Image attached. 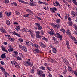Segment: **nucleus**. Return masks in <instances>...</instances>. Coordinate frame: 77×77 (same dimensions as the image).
<instances>
[{"label":"nucleus","mask_w":77,"mask_h":77,"mask_svg":"<svg viewBox=\"0 0 77 77\" xmlns=\"http://www.w3.org/2000/svg\"><path fill=\"white\" fill-rule=\"evenodd\" d=\"M11 63L12 65H13L16 68H20V66L18 65V64L16 62V61H11Z\"/></svg>","instance_id":"1"},{"label":"nucleus","mask_w":77,"mask_h":77,"mask_svg":"<svg viewBox=\"0 0 77 77\" xmlns=\"http://www.w3.org/2000/svg\"><path fill=\"white\" fill-rule=\"evenodd\" d=\"M10 33L13 35H16L17 36H18V37H21V35H20V33L16 32L15 31H11L10 32Z\"/></svg>","instance_id":"2"},{"label":"nucleus","mask_w":77,"mask_h":77,"mask_svg":"<svg viewBox=\"0 0 77 77\" xmlns=\"http://www.w3.org/2000/svg\"><path fill=\"white\" fill-rule=\"evenodd\" d=\"M8 47L9 49H8V51L9 52H12L14 51V49H13V48L10 45H8Z\"/></svg>","instance_id":"3"},{"label":"nucleus","mask_w":77,"mask_h":77,"mask_svg":"<svg viewBox=\"0 0 77 77\" xmlns=\"http://www.w3.org/2000/svg\"><path fill=\"white\" fill-rule=\"evenodd\" d=\"M35 24L36 26L38 28V30H41L42 29V27L41 26V25H40L39 24L35 23Z\"/></svg>","instance_id":"4"},{"label":"nucleus","mask_w":77,"mask_h":77,"mask_svg":"<svg viewBox=\"0 0 77 77\" xmlns=\"http://www.w3.org/2000/svg\"><path fill=\"white\" fill-rule=\"evenodd\" d=\"M51 31L48 32L49 34L51 35H54V36H56V34L55 33V32H54V30L51 29Z\"/></svg>","instance_id":"5"},{"label":"nucleus","mask_w":77,"mask_h":77,"mask_svg":"<svg viewBox=\"0 0 77 77\" xmlns=\"http://www.w3.org/2000/svg\"><path fill=\"white\" fill-rule=\"evenodd\" d=\"M43 71L40 70H38L37 71V74L39 77L41 76V75L43 74Z\"/></svg>","instance_id":"6"},{"label":"nucleus","mask_w":77,"mask_h":77,"mask_svg":"<svg viewBox=\"0 0 77 77\" xmlns=\"http://www.w3.org/2000/svg\"><path fill=\"white\" fill-rule=\"evenodd\" d=\"M50 10L51 12L52 13H55V11H57V9L55 8V7H53L52 8H50Z\"/></svg>","instance_id":"7"},{"label":"nucleus","mask_w":77,"mask_h":77,"mask_svg":"<svg viewBox=\"0 0 77 77\" xmlns=\"http://www.w3.org/2000/svg\"><path fill=\"white\" fill-rule=\"evenodd\" d=\"M31 64V63H30V62H29L28 61H25L24 63V65H25V66H30Z\"/></svg>","instance_id":"8"},{"label":"nucleus","mask_w":77,"mask_h":77,"mask_svg":"<svg viewBox=\"0 0 77 77\" xmlns=\"http://www.w3.org/2000/svg\"><path fill=\"white\" fill-rule=\"evenodd\" d=\"M30 5L32 6H35V2L33 0H30Z\"/></svg>","instance_id":"9"},{"label":"nucleus","mask_w":77,"mask_h":77,"mask_svg":"<svg viewBox=\"0 0 77 77\" xmlns=\"http://www.w3.org/2000/svg\"><path fill=\"white\" fill-rule=\"evenodd\" d=\"M55 3L54 2L53 3V4L54 5V6H56L57 5V6H59V7L60 6V4H59V2H58V1H55Z\"/></svg>","instance_id":"10"},{"label":"nucleus","mask_w":77,"mask_h":77,"mask_svg":"<svg viewBox=\"0 0 77 77\" xmlns=\"http://www.w3.org/2000/svg\"><path fill=\"white\" fill-rule=\"evenodd\" d=\"M31 45L33 46V47H35L36 48H40V46L38 45H37L36 44H34L33 43H31Z\"/></svg>","instance_id":"11"},{"label":"nucleus","mask_w":77,"mask_h":77,"mask_svg":"<svg viewBox=\"0 0 77 77\" xmlns=\"http://www.w3.org/2000/svg\"><path fill=\"white\" fill-rule=\"evenodd\" d=\"M2 48V49L3 51H5V52H6V53H8V52L7 51V50L6 49V47L3 46H1Z\"/></svg>","instance_id":"12"},{"label":"nucleus","mask_w":77,"mask_h":77,"mask_svg":"<svg viewBox=\"0 0 77 77\" xmlns=\"http://www.w3.org/2000/svg\"><path fill=\"white\" fill-rule=\"evenodd\" d=\"M66 44L67 45V48L69 50L70 49V46L69 45V42L68 40H67L66 42Z\"/></svg>","instance_id":"13"},{"label":"nucleus","mask_w":77,"mask_h":77,"mask_svg":"<svg viewBox=\"0 0 77 77\" xmlns=\"http://www.w3.org/2000/svg\"><path fill=\"white\" fill-rule=\"evenodd\" d=\"M39 44L41 47H43V48H45V47H46V45H45V44H44L42 42H40Z\"/></svg>","instance_id":"14"},{"label":"nucleus","mask_w":77,"mask_h":77,"mask_svg":"<svg viewBox=\"0 0 77 77\" xmlns=\"http://www.w3.org/2000/svg\"><path fill=\"white\" fill-rule=\"evenodd\" d=\"M26 12H28V13H29V14H33V12H32V11L29 9H26Z\"/></svg>","instance_id":"15"},{"label":"nucleus","mask_w":77,"mask_h":77,"mask_svg":"<svg viewBox=\"0 0 77 77\" xmlns=\"http://www.w3.org/2000/svg\"><path fill=\"white\" fill-rule=\"evenodd\" d=\"M63 3H65L66 5V6H68V7H69V8H71V6H70V5L68 4V3H67L66 1L63 0Z\"/></svg>","instance_id":"16"},{"label":"nucleus","mask_w":77,"mask_h":77,"mask_svg":"<svg viewBox=\"0 0 77 77\" xmlns=\"http://www.w3.org/2000/svg\"><path fill=\"white\" fill-rule=\"evenodd\" d=\"M56 35L57 36L58 38L60 39H62V35H61L59 33H56Z\"/></svg>","instance_id":"17"},{"label":"nucleus","mask_w":77,"mask_h":77,"mask_svg":"<svg viewBox=\"0 0 77 77\" xmlns=\"http://www.w3.org/2000/svg\"><path fill=\"white\" fill-rule=\"evenodd\" d=\"M0 30L1 32L3 33H6V32L5 29L2 28H1Z\"/></svg>","instance_id":"18"},{"label":"nucleus","mask_w":77,"mask_h":77,"mask_svg":"<svg viewBox=\"0 0 77 77\" xmlns=\"http://www.w3.org/2000/svg\"><path fill=\"white\" fill-rule=\"evenodd\" d=\"M71 14L72 17H75L76 16L75 14V12L74 11H71Z\"/></svg>","instance_id":"19"},{"label":"nucleus","mask_w":77,"mask_h":77,"mask_svg":"<svg viewBox=\"0 0 77 77\" xmlns=\"http://www.w3.org/2000/svg\"><path fill=\"white\" fill-rule=\"evenodd\" d=\"M18 0L19 2H20V3H23V4H26V5H27V4H28V3H27V2H25L21 0Z\"/></svg>","instance_id":"20"},{"label":"nucleus","mask_w":77,"mask_h":77,"mask_svg":"<svg viewBox=\"0 0 77 77\" xmlns=\"http://www.w3.org/2000/svg\"><path fill=\"white\" fill-rule=\"evenodd\" d=\"M63 61L64 62V63L66 64V65H68V60H67L66 59H64L63 60Z\"/></svg>","instance_id":"21"},{"label":"nucleus","mask_w":77,"mask_h":77,"mask_svg":"<svg viewBox=\"0 0 77 77\" xmlns=\"http://www.w3.org/2000/svg\"><path fill=\"white\" fill-rule=\"evenodd\" d=\"M6 23L8 26H11V22L9 20H7L6 21Z\"/></svg>","instance_id":"22"},{"label":"nucleus","mask_w":77,"mask_h":77,"mask_svg":"<svg viewBox=\"0 0 77 77\" xmlns=\"http://www.w3.org/2000/svg\"><path fill=\"white\" fill-rule=\"evenodd\" d=\"M30 14H25L23 15V17H30Z\"/></svg>","instance_id":"23"},{"label":"nucleus","mask_w":77,"mask_h":77,"mask_svg":"<svg viewBox=\"0 0 77 77\" xmlns=\"http://www.w3.org/2000/svg\"><path fill=\"white\" fill-rule=\"evenodd\" d=\"M52 51L53 53H56L57 52V50L55 48H53L52 49Z\"/></svg>","instance_id":"24"},{"label":"nucleus","mask_w":77,"mask_h":77,"mask_svg":"<svg viewBox=\"0 0 77 77\" xmlns=\"http://www.w3.org/2000/svg\"><path fill=\"white\" fill-rule=\"evenodd\" d=\"M51 26H52V27H54V28L56 29L57 28L56 24L55 25L54 23H51Z\"/></svg>","instance_id":"25"},{"label":"nucleus","mask_w":77,"mask_h":77,"mask_svg":"<svg viewBox=\"0 0 77 77\" xmlns=\"http://www.w3.org/2000/svg\"><path fill=\"white\" fill-rule=\"evenodd\" d=\"M20 28L21 27H20V26H17L16 27L15 29L17 30V31H18V30H20Z\"/></svg>","instance_id":"26"},{"label":"nucleus","mask_w":77,"mask_h":77,"mask_svg":"<svg viewBox=\"0 0 77 77\" xmlns=\"http://www.w3.org/2000/svg\"><path fill=\"white\" fill-rule=\"evenodd\" d=\"M66 33L70 37L71 36V32H69V30H67V31Z\"/></svg>","instance_id":"27"},{"label":"nucleus","mask_w":77,"mask_h":77,"mask_svg":"<svg viewBox=\"0 0 77 77\" xmlns=\"http://www.w3.org/2000/svg\"><path fill=\"white\" fill-rule=\"evenodd\" d=\"M35 36L37 38H38V39L41 38V36L39 34H36Z\"/></svg>","instance_id":"28"},{"label":"nucleus","mask_w":77,"mask_h":77,"mask_svg":"<svg viewBox=\"0 0 77 77\" xmlns=\"http://www.w3.org/2000/svg\"><path fill=\"white\" fill-rule=\"evenodd\" d=\"M67 24H69V26L71 27L73 24V23L71 21H70L67 23Z\"/></svg>","instance_id":"29"},{"label":"nucleus","mask_w":77,"mask_h":77,"mask_svg":"<svg viewBox=\"0 0 77 77\" xmlns=\"http://www.w3.org/2000/svg\"><path fill=\"white\" fill-rule=\"evenodd\" d=\"M1 57L2 58V59H5V57H6V55H5L4 54H2L1 56Z\"/></svg>","instance_id":"30"},{"label":"nucleus","mask_w":77,"mask_h":77,"mask_svg":"<svg viewBox=\"0 0 77 77\" xmlns=\"http://www.w3.org/2000/svg\"><path fill=\"white\" fill-rule=\"evenodd\" d=\"M39 69H42V70L43 71H44L45 70V67L44 66H41L39 67Z\"/></svg>","instance_id":"31"},{"label":"nucleus","mask_w":77,"mask_h":77,"mask_svg":"<svg viewBox=\"0 0 77 77\" xmlns=\"http://www.w3.org/2000/svg\"><path fill=\"white\" fill-rule=\"evenodd\" d=\"M11 12H9V13L8 12H7L6 13V14L7 16H8V17H10V16L11 14Z\"/></svg>","instance_id":"32"},{"label":"nucleus","mask_w":77,"mask_h":77,"mask_svg":"<svg viewBox=\"0 0 77 77\" xmlns=\"http://www.w3.org/2000/svg\"><path fill=\"white\" fill-rule=\"evenodd\" d=\"M17 60H21L22 58L18 56L16 57Z\"/></svg>","instance_id":"33"},{"label":"nucleus","mask_w":77,"mask_h":77,"mask_svg":"<svg viewBox=\"0 0 77 77\" xmlns=\"http://www.w3.org/2000/svg\"><path fill=\"white\" fill-rule=\"evenodd\" d=\"M27 48L26 47L24 46V48H23L22 50H23L25 52H27Z\"/></svg>","instance_id":"34"},{"label":"nucleus","mask_w":77,"mask_h":77,"mask_svg":"<svg viewBox=\"0 0 77 77\" xmlns=\"http://www.w3.org/2000/svg\"><path fill=\"white\" fill-rule=\"evenodd\" d=\"M60 31H61V32H63V33H64V34H65V33L66 31H65V29H63V28H61L60 29Z\"/></svg>","instance_id":"35"},{"label":"nucleus","mask_w":77,"mask_h":77,"mask_svg":"<svg viewBox=\"0 0 77 77\" xmlns=\"http://www.w3.org/2000/svg\"><path fill=\"white\" fill-rule=\"evenodd\" d=\"M68 68L69 71L70 72H71L72 71V69L71 67H70V66H68Z\"/></svg>","instance_id":"36"},{"label":"nucleus","mask_w":77,"mask_h":77,"mask_svg":"<svg viewBox=\"0 0 77 77\" xmlns=\"http://www.w3.org/2000/svg\"><path fill=\"white\" fill-rule=\"evenodd\" d=\"M0 69L2 71V72H4L5 71V68L2 67H0Z\"/></svg>","instance_id":"37"},{"label":"nucleus","mask_w":77,"mask_h":77,"mask_svg":"<svg viewBox=\"0 0 77 77\" xmlns=\"http://www.w3.org/2000/svg\"><path fill=\"white\" fill-rule=\"evenodd\" d=\"M35 51L37 53H41V51L38 49H35Z\"/></svg>","instance_id":"38"},{"label":"nucleus","mask_w":77,"mask_h":77,"mask_svg":"<svg viewBox=\"0 0 77 77\" xmlns=\"http://www.w3.org/2000/svg\"><path fill=\"white\" fill-rule=\"evenodd\" d=\"M70 38H71V39H72V40H73V41H77V40H76V39H75V37H74L71 36L70 37Z\"/></svg>","instance_id":"39"},{"label":"nucleus","mask_w":77,"mask_h":77,"mask_svg":"<svg viewBox=\"0 0 77 77\" xmlns=\"http://www.w3.org/2000/svg\"><path fill=\"white\" fill-rule=\"evenodd\" d=\"M26 31L27 32H29L30 33L32 31V30L30 29H26Z\"/></svg>","instance_id":"40"},{"label":"nucleus","mask_w":77,"mask_h":77,"mask_svg":"<svg viewBox=\"0 0 77 77\" xmlns=\"http://www.w3.org/2000/svg\"><path fill=\"white\" fill-rule=\"evenodd\" d=\"M26 28H24L23 29H21V31L22 32H26Z\"/></svg>","instance_id":"41"},{"label":"nucleus","mask_w":77,"mask_h":77,"mask_svg":"<svg viewBox=\"0 0 77 77\" xmlns=\"http://www.w3.org/2000/svg\"><path fill=\"white\" fill-rule=\"evenodd\" d=\"M57 28L56 29H58V28H59L60 27V24L59 23H58L56 24Z\"/></svg>","instance_id":"42"},{"label":"nucleus","mask_w":77,"mask_h":77,"mask_svg":"<svg viewBox=\"0 0 77 77\" xmlns=\"http://www.w3.org/2000/svg\"><path fill=\"white\" fill-rule=\"evenodd\" d=\"M0 18H3V14H2V12H0Z\"/></svg>","instance_id":"43"},{"label":"nucleus","mask_w":77,"mask_h":77,"mask_svg":"<svg viewBox=\"0 0 77 77\" xmlns=\"http://www.w3.org/2000/svg\"><path fill=\"white\" fill-rule=\"evenodd\" d=\"M55 22L56 23H60V19H56Z\"/></svg>","instance_id":"44"},{"label":"nucleus","mask_w":77,"mask_h":77,"mask_svg":"<svg viewBox=\"0 0 77 77\" xmlns=\"http://www.w3.org/2000/svg\"><path fill=\"white\" fill-rule=\"evenodd\" d=\"M15 14L17 15H18L19 14H20V12H19L18 11H15Z\"/></svg>","instance_id":"45"},{"label":"nucleus","mask_w":77,"mask_h":77,"mask_svg":"<svg viewBox=\"0 0 77 77\" xmlns=\"http://www.w3.org/2000/svg\"><path fill=\"white\" fill-rule=\"evenodd\" d=\"M19 48L21 49V50H22L23 49V48H24V47L25 46H23L21 45H19Z\"/></svg>","instance_id":"46"},{"label":"nucleus","mask_w":77,"mask_h":77,"mask_svg":"<svg viewBox=\"0 0 77 77\" xmlns=\"http://www.w3.org/2000/svg\"><path fill=\"white\" fill-rule=\"evenodd\" d=\"M42 39H43V40H44V41H45L46 42H47L48 41L47 38H46L45 37H43L42 38Z\"/></svg>","instance_id":"47"},{"label":"nucleus","mask_w":77,"mask_h":77,"mask_svg":"<svg viewBox=\"0 0 77 77\" xmlns=\"http://www.w3.org/2000/svg\"><path fill=\"white\" fill-rule=\"evenodd\" d=\"M73 3L76 5H77V2H76V0H72Z\"/></svg>","instance_id":"48"},{"label":"nucleus","mask_w":77,"mask_h":77,"mask_svg":"<svg viewBox=\"0 0 77 77\" xmlns=\"http://www.w3.org/2000/svg\"><path fill=\"white\" fill-rule=\"evenodd\" d=\"M40 33H41V32L39 31H35L36 35H39Z\"/></svg>","instance_id":"49"},{"label":"nucleus","mask_w":77,"mask_h":77,"mask_svg":"<svg viewBox=\"0 0 77 77\" xmlns=\"http://www.w3.org/2000/svg\"><path fill=\"white\" fill-rule=\"evenodd\" d=\"M73 27L75 28V29L76 31H77V26L75 24L73 25Z\"/></svg>","instance_id":"50"},{"label":"nucleus","mask_w":77,"mask_h":77,"mask_svg":"<svg viewBox=\"0 0 77 77\" xmlns=\"http://www.w3.org/2000/svg\"><path fill=\"white\" fill-rule=\"evenodd\" d=\"M50 61L52 63H54V60H53L52 59H50Z\"/></svg>","instance_id":"51"},{"label":"nucleus","mask_w":77,"mask_h":77,"mask_svg":"<svg viewBox=\"0 0 77 77\" xmlns=\"http://www.w3.org/2000/svg\"><path fill=\"white\" fill-rule=\"evenodd\" d=\"M9 39L10 41H15V39L13 38H12L11 37L9 38Z\"/></svg>","instance_id":"52"},{"label":"nucleus","mask_w":77,"mask_h":77,"mask_svg":"<svg viewBox=\"0 0 77 77\" xmlns=\"http://www.w3.org/2000/svg\"><path fill=\"white\" fill-rule=\"evenodd\" d=\"M40 33L42 35H44V31L43 30H41L40 32Z\"/></svg>","instance_id":"53"},{"label":"nucleus","mask_w":77,"mask_h":77,"mask_svg":"<svg viewBox=\"0 0 77 77\" xmlns=\"http://www.w3.org/2000/svg\"><path fill=\"white\" fill-rule=\"evenodd\" d=\"M18 41H19L20 42H23V40L22 38H19Z\"/></svg>","instance_id":"54"},{"label":"nucleus","mask_w":77,"mask_h":77,"mask_svg":"<svg viewBox=\"0 0 77 77\" xmlns=\"http://www.w3.org/2000/svg\"><path fill=\"white\" fill-rule=\"evenodd\" d=\"M40 77H45V75L44 73H42Z\"/></svg>","instance_id":"55"},{"label":"nucleus","mask_w":77,"mask_h":77,"mask_svg":"<svg viewBox=\"0 0 77 77\" xmlns=\"http://www.w3.org/2000/svg\"><path fill=\"white\" fill-rule=\"evenodd\" d=\"M13 53L15 55H17L18 54V52L16 51H13Z\"/></svg>","instance_id":"56"},{"label":"nucleus","mask_w":77,"mask_h":77,"mask_svg":"<svg viewBox=\"0 0 77 77\" xmlns=\"http://www.w3.org/2000/svg\"><path fill=\"white\" fill-rule=\"evenodd\" d=\"M4 2L5 3H9V0H5Z\"/></svg>","instance_id":"57"},{"label":"nucleus","mask_w":77,"mask_h":77,"mask_svg":"<svg viewBox=\"0 0 77 77\" xmlns=\"http://www.w3.org/2000/svg\"><path fill=\"white\" fill-rule=\"evenodd\" d=\"M73 73L75 74V75L77 77V72L75 71H73Z\"/></svg>","instance_id":"58"},{"label":"nucleus","mask_w":77,"mask_h":77,"mask_svg":"<svg viewBox=\"0 0 77 77\" xmlns=\"http://www.w3.org/2000/svg\"><path fill=\"white\" fill-rule=\"evenodd\" d=\"M3 72L4 73V74H5V75H8V76H9V74L7 72H6V71H4Z\"/></svg>","instance_id":"59"},{"label":"nucleus","mask_w":77,"mask_h":77,"mask_svg":"<svg viewBox=\"0 0 77 77\" xmlns=\"http://www.w3.org/2000/svg\"><path fill=\"white\" fill-rule=\"evenodd\" d=\"M0 63L2 65H5V63L3 61H1Z\"/></svg>","instance_id":"60"},{"label":"nucleus","mask_w":77,"mask_h":77,"mask_svg":"<svg viewBox=\"0 0 77 77\" xmlns=\"http://www.w3.org/2000/svg\"><path fill=\"white\" fill-rule=\"evenodd\" d=\"M35 17L36 18H37V19H38V20H41V18L37 16H36Z\"/></svg>","instance_id":"61"},{"label":"nucleus","mask_w":77,"mask_h":77,"mask_svg":"<svg viewBox=\"0 0 77 77\" xmlns=\"http://www.w3.org/2000/svg\"><path fill=\"white\" fill-rule=\"evenodd\" d=\"M13 5H14V6H17V3H16L15 2H13Z\"/></svg>","instance_id":"62"},{"label":"nucleus","mask_w":77,"mask_h":77,"mask_svg":"<svg viewBox=\"0 0 77 77\" xmlns=\"http://www.w3.org/2000/svg\"><path fill=\"white\" fill-rule=\"evenodd\" d=\"M48 63H45L44 64L45 66H48Z\"/></svg>","instance_id":"63"},{"label":"nucleus","mask_w":77,"mask_h":77,"mask_svg":"<svg viewBox=\"0 0 77 77\" xmlns=\"http://www.w3.org/2000/svg\"><path fill=\"white\" fill-rule=\"evenodd\" d=\"M75 56L76 57V59L77 60V53H76Z\"/></svg>","instance_id":"64"}]
</instances>
